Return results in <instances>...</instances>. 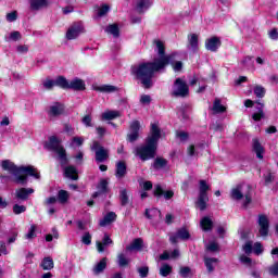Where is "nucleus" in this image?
<instances>
[{
  "label": "nucleus",
  "mask_w": 278,
  "mask_h": 278,
  "mask_svg": "<svg viewBox=\"0 0 278 278\" xmlns=\"http://www.w3.org/2000/svg\"><path fill=\"white\" fill-rule=\"evenodd\" d=\"M155 51L159 58H155L153 62L141 63L131 67L132 75H136L137 79L141 80V84L146 88L153 86V75L160 71H164L175 54L166 55L164 42L155 40Z\"/></svg>",
  "instance_id": "1"
},
{
  "label": "nucleus",
  "mask_w": 278,
  "mask_h": 278,
  "mask_svg": "<svg viewBox=\"0 0 278 278\" xmlns=\"http://www.w3.org/2000/svg\"><path fill=\"white\" fill-rule=\"evenodd\" d=\"M1 168L7 170L9 175L13 176V181L15 184H27V175L34 177L35 179H40V172L38 168L28 165V166H16L14 162L10 160L1 161Z\"/></svg>",
  "instance_id": "2"
},
{
  "label": "nucleus",
  "mask_w": 278,
  "mask_h": 278,
  "mask_svg": "<svg viewBox=\"0 0 278 278\" xmlns=\"http://www.w3.org/2000/svg\"><path fill=\"white\" fill-rule=\"evenodd\" d=\"M161 138V131L157 124L151 125V136L147 138L146 144L139 146L135 149V154L147 162V160H153L155 157V151H157V142Z\"/></svg>",
  "instance_id": "3"
},
{
  "label": "nucleus",
  "mask_w": 278,
  "mask_h": 278,
  "mask_svg": "<svg viewBox=\"0 0 278 278\" xmlns=\"http://www.w3.org/2000/svg\"><path fill=\"white\" fill-rule=\"evenodd\" d=\"M46 149L49 151H54L58 155V160L61 166H66L68 164V157H66V150L62 147V141L58 137L52 136L45 144Z\"/></svg>",
  "instance_id": "4"
},
{
  "label": "nucleus",
  "mask_w": 278,
  "mask_h": 278,
  "mask_svg": "<svg viewBox=\"0 0 278 278\" xmlns=\"http://www.w3.org/2000/svg\"><path fill=\"white\" fill-rule=\"evenodd\" d=\"M230 198L233 201H242V199H245L243 205L247 207L251 203V187L244 184L235 186L230 191Z\"/></svg>",
  "instance_id": "5"
},
{
  "label": "nucleus",
  "mask_w": 278,
  "mask_h": 278,
  "mask_svg": "<svg viewBox=\"0 0 278 278\" xmlns=\"http://www.w3.org/2000/svg\"><path fill=\"white\" fill-rule=\"evenodd\" d=\"M208 190H210V185H207V181L200 180L197 206L199 207V210H201V212L207 208V201H210V198L207 197Z\"/></svg>",
  "instance_id": "6"
},
{
  "label": "nucleus",
  "mask_w": 278,
  "mask_h": 278,
  "mask_svg": "<svg viewBox=\"0 0 278 278\" xmlns=\"http://www.w3.org/2000/svg\"><path fill=\"white\" fill-rule=\"evenodd\" d=\"M189 92L190 90L188 88V84H186L184 79L177 78L174 81L173 91H172L173 97H181V98L188 97Z\"/></svg>",
  "instance_id": "7"
},
{
  "label": "nucleus",
  "mask_w": 278,
  "mask_h": 278,
  "mask_svg": "<svg viewBox=\"0 0 278 278\" xmlns=\"http://www.w3.org/2000/svg\"><path fill=\"white\" fill-rule=\"evenodd\" d=\"M85 31L84 24L81 22H76L68 27L65 38L67 40H76V38H79Z\"/></svg>",
  "instance_id": "8"
},
{
  "label": "nucleus",
  "mask_w": 278,
  "mask_h": 278,
  "mask_svg": "<svg viewBox=\"0 0 278 278\" xmlns=\"http://www.w3.org/2000/svg\"><path fill=\"white\" fill-rule=\"evenodd\" d=\"M91 151H96V162H105V160H108V157H110L109 155V151L108 149L103 148L99 141H94L92 147H91Z\"/></svg>",
  "instance_id": "9"
},
{
  "label": "nucleus",
  "mask_w": 278,
  "mask_h": 278,
  "mask_svg": "<svg viewBox=\"0 0 278 278\" xmlns=\"http://www.w3.org/2000/svg\"><path fill=\"white\" fill-rule=\"evenodd\" d=\"M257 223L260 236L266 238V236H268V229L270 227V222H268V217L266 215H260Z\"/></svg>",
  "instance_id": "10"
},
{
  "label": "nucleus",
  "mask_w": 278,
  "mask_h": 278,
  "mask_svg": "<svg viewBox=\"0 0 278 278\" xmlns=\"http://www.w3.org/2000/svg\"><path fill=\"white\" fill-rule=\"evenodd\" d=\"M179 240H190V231L186 228H180L175 235L169 236V241L172 244H177Z\"/></svg>",
  "instance_id": "11"
},
{
  "label": "nucleus",
  "mask_w": 278,
  "mask_h": 278,
  "mask_svg": "<svg viewBox=\"0 0 278 278\" xmlns=\"http://www.w3.org/2000/svg\"><path fill=\"white\" fill-rule=\"evenodd\" d=\"M139 131H140V122L134 121L130 124V130L129 134L127 135L128 141L129 142H136L139 138Z\"/></svg>",
  "instance_id": "12"
},
{
  "label": "nucleus",
  "mask_w": 278,
  "mask_h": 278,
  "mask_svg": "<svg viewBox=\"0 0 278 278\" xmlns=\"http://www.w3.org/2000/svg\"><path fill=\"white\" fill-rule=\"evenodd\" d=\"M205 47L207 51L216 52L220 47V38L211 37L205 41Z\"/></svg>",
  "instance_id": "13"
},
{
  "label": "nucleus",
  "mask_w": 278,
  "mask_h": 278,
  "mask_svg": "<svg viewBox=\"0 0 278 278\" xmlns=\"http://www.w3.org/2000/svg\"><path fill=\"white\" fill-rule=\"evenodd\" d=\"M146 217L149 220H154V223H160L162 220V212L157 208H147Z\"/></svg>",
  "instance_id": "14"
},
{
  "label": "nucleus",
  "mask_w": 278,
  "mask_h": 278,
  "mask_svg": "<svg viewBox=\"0 0 278 278\" xmlns=\"http://www.w3.org/2000/svg\"><path fill=\"white\" fill-rule=\"evenodd\" d=\"M29 194H34L33 188H20L15 191V197L20 201H27V199H29Z\"/></svg>",
  "instance_id": "15"
},
{
  "label": "nucleus",
  "mask_w": 278,
  "mask_h": 278,
  "mask_svg": "<svg viewBox=\"0 0 278 278\" xmlns=\"http://www.w3.org/2000/svg\"><path fill=\"white\" fill-rule=\"evenodd\" d=\"M96 92H103L104 94H112V92H118V87L113 85H100L93 86Z\"/></svg>",
  "instance_id": "16"
},
{
  "label": "nucleus",
  "mask_w": 278,
  "mask_h": 278,
  "mask_svg": "<svg viewBox=\"0 0 278 278\" xmlns=\"http://www.w3.org/2000/svg\"><path fill=\"white\" fill-rule=\"evenodd\" d=\"M151 8V0H135V10L142 14Z\"/></svg>",
  "instance_id": "17"
},
{
  "label": "nucleus",
  "mask_w": 278,
  "mask_h": 278,
  "mask_svg": "<svg viewBox=\"0 0 278 278\" xmlns=\"http://www.w3.org/2000/svg\"><path fill=\"white\" fill-rule=\"evenodd\" d=\"M252 149L254 153H256V157H258V160L264 159V146H262V143L260 142V139L254 138L252 140Z\"/></svg>",
  "instance_id": "18"
},
{
  "label": "nucleus",
  "mask_w": 278,
  "mask_h": 278,
  "mask_svg": "<svg viewBox=\"0 0 278 278\" xmlns=\"http://www.w3.org/2000/svg\"><path fill=\"white\" fill-rule=\"evenodd\" d=\"M68 90H86V81H84L81 78H74L70 81Z\"/></svg>",
  "instance_id": "19"
},
{
  "label": "nucleus",
  "mask_w": 278,
  "mask_h": 278,
  "mask_svg": "<svg viewBox=\"0 0 278 278\" xmlns=\"http://www.w3.org/2000/svg\"><path fill=\"white\" fill-rule=\"evenodd\" d=\"M154 194L155 197H164L166 200L173 199V197H175V192H173V190L164 191L160 185L154 187Z\"/></svg>",
  "instance_id": "20"
},
{
  "label": "nucleus",
  "mask_w": 278,
  "mask_h": 278,
  "mask_svg": "<svg viewBox=\"0 0 278 278\" xmlns=\"http://www.w3.org/2000/svg\"><path fill=\"white\" fill-rule=\"evenodd\" d=\"M112 239L110 238L109 235H104L102 241H97L96 242V247H97V251L98 253H103V251H105V247H109V244H112Z\"/></svg>",
  "instance_id": "21"
},
{
  "label": "nucleus",
  "mask_w": 278,
  "mask_h": 278,
  "mask_svg": "<svg viewBox=\"0 0 278 278\" xmlns=\"http://www.w3.org/2000/svg\"><path fill=\"white\" fill-rule=\"evenodd\" d=\"M108 179H101L100 182L98 184V191L93 193V199H97L99 194H105V192H109L110 189L108 188L109 186Z\"/></svg>",
  "instance_id": "22"
},
{
  "label": "nucleus",
  "mask_w": 278,
  "mask_h": 278,
  "mask_svg": "<svg viewBox=\"0 0 278 278\" xmlns=\"http://www.w3.org/2000/svg\"><path fill=\"white\" fill-rule=\"evenodd\" d=\"M188 49L199 51V35L191 34L188 36Z\"/></svg>",
  "instance_id": "23"
},
{
  "label": "nucleus",
  "mask_w": 278,
  "mask_h": 278,
  "mask_svg": "<svg viewBox=\"0 0 278 278\" xmlns=\"http://www.w3.org/2000/svg\"><path fill=\"white\" fill-rule=\"evenodd\" d=\"M125 175H127V165L125 164V162L119 161L116 164L115 176L117 177V179H123V177H125Z\"/></svg>",
  "instance_id": "24"
},
{
  "label": "nucleus",
  "mask_w": 278,
  "mask_h": 278,
  "mask_svg": "<svg viewBox=\"0 0 278 278\" xmlns=\"http://www.w3.org/2000/svg\"><path fill=\"white\" fill-rule=\"evenodd\" d=\"M116 220V213L109 212L103 219L100 220V227H108V225H112Z\"/></svg>",
  "instance_id": "25"
},
{
  "label": "nucleus",
  "mask_w": 278,
  "mask_h": 278,
  "mask_svg": "<svg viewBox=\"0 0 278 278\" xmlns=\"http://www.w3.org/2000/svg\"><path fill=\"white\" fill-rule=\"evenodd\" d=\"M64 175L67 177V179H73L74 181L79 179V176L77 175V168H75L73 165L64 167Z\"/></svg>",
  "instance_id": "26"
},
{
  "label": "nucleus",
  "mask_w": 278,
  "mask_h": 278,
  "mask_svg": "<svg viewBox=\"0 0 278 278\" xmlns=\"http://www.w3.org/2000/svg\"><path fill=\"white\" fill-rule=\"evenodd\" d=\"M200 225L203 231H212L214 228V220H212L211 217L205 216L201 219Z\"/></svg>",
  "instance_id": "27"
},
{
  "label": "nucleus",
  "mask_w": 278,
  "mask_h": 278,
  "mask_svg": "<svg viewBox=\"0 0 278 278\" xmlns=\"http://www.w3.org/2000/svg\"><path fill=\"white\" fill-rule=\"evenodd\" d=\"M118 117H121V112L118 111L108 110L101 115L102 121H114V118H118Z\"/></svg>",
  "instance_id": "28"
},
{
  "label": "nucleus",
  "mask_w": 278,
  "mask_h": 278,
  "mask_svg": "<svg viewBox=\"0 0 278 278\" xmlns=\"http://www.w3.org/2000/svg\"><path fill=\"white\" fill-rule=\"evenodd\" d=\"M31 10H42L49 5V0H29Z\"/></svg>",
  "instance_id": "29"
},
{
  "label": "nucleus",
  "mask_w": 278,
  "mask_h": 278,
  "mask_svg": "<svg viewBox=\"0 0 278 278\" xmlns=\"http://www.w3.org/2000/svg\"><path fill=\"white\" fill-rule=\"evenodd\" d=\"M108 268V257H103L94 267H93V273L96 275H101L103 270Z\"/></svg>",
  "instance_id": "30"
},
{
  "label": "nucleus",
  "mask_w": 278,
  "mask_h": 278,
  "mask_svg": "<svg viewBox=\"0 0 278 278\" xmlns=\"http://www.w3.org/2000/svg\"><path fill=\"white\" fill-rule=\"evenodd\" d=\"M55 86L62 88L63 90H68L70 81L64 76H59L54 79Z\"/></svg>",
  "instance_id": "31"
},
{
  "label": "nucleus",
  "mask_w": 278,
  "mask_h": 278,
  "mask_svg": "<svg viewBox=\"0 0 278 278\" xmlns=\"http://www.w3.org/2000/svg\"><path fill=\"white\" fill-rule=\"evenodd\" d=\"M204 264H205L208 273H214V266H216V264H218V258L204 257Z\"/></svg>",
  "instance_id": "32"
},
{
  "label": "nucleus",
  "mask_w": 278,
  "mask_h": 278,
  "mask_svg": "<svg viewBox=\"0 0 278 278\" xmlns=\"http://www.w3.org/2000/svg\"><path fill=\"white\" fill-rule=\"evenodd\" d=\"M142 250V239H135L131 244L126 248V251H141Z\"/></svg>",
  "instance_id": "33"
},
{
  "label": "nucleus",
  "mask_w": 278,
  "mask_h": 278,
  "mask_svg": "<svg viewBox=\"0 0 278 278\" xmlns=\"http://www.w3.org/2000/svg\"><path fill=\"white\" fill-rule=\"evenodd\" d=\"M64 112V106L60 103H55L50 106V116H60Z\"/></svg>",
  "instance_id": "34"
},
{
  "label": "nucleus",
  "mask_w": 278,
  "mask_h": 278,
  "mask_svg": "<svg viewBox=\"0 0 278 278\" xmlns=\"http://www.w3.org/2000/svg\"><path fill=\"white\" fill-rule=\"evenodd\" d=\"M212 110L214 114H223V112H225L227 109L223 104H220V99L216 98L213 103Z\"/></svg>",
  "instance_id": "35"
},
{
  "label": "nucleus",
  "mask_w": 278,
  "mask_h": 278,
  "mask_svg": "<svg viewBox=\"0 0 278 278\" xmlns=\"http://www.w3.org/2000/svg\"><path fill=\"white\" fill-rule=\"evenodd\" d=\"M105 33L111 34V36H113L114 38H118V36L121 35V30L118 29V25L116 24L109 25L105 29Z\"/></svg>",
  "instance_id": "36"
},
{
  "label": "nucleus",
  "mask_w": 278,
  "mask_h": 278,
  "mask_svg": "<svg viewBox=\"0 0 278 278\" xmlns=\"http://www.w3.org/2000/svg\"><path fill=\"white\" fill-rule=\"evenodd\" d=\"M41 268L43 270H52L54 264H53V258H51L50 256H47L42 260L41 264H40Z\"/></svg>",
  "instance_id": "37"
},
{
  "label": "nucleus",
  "mask_w": 278,
  "mask_h": 278,
  "mask_svg": "<svg viewBox=\"0 0 278 278\" xmlns=\"http://www.w3.org/2000/svg\"><path fill=\"white\" fill-rule=\"evenodd\" d=\"M257 112L252 115L253 121H262L264 118V104L257 103Z\"/></svg>",
  "instance_id": "38"
},
{
  "label": "nucleus",
  "mask_w": 278,
  "mask_h": 278,
  "mask_svg": "<svg viewBox=\"0 0 278 278\" xmlns=\"http://www.w3.org/2000/svg\"><path fill=\"white\" fill-rule=\"evenodd\" d=\"M173 273V267L166 263H163V265L160 268V275L161 277H168Z\"/></svg>",
  "instance_id": "39"
},
{
  "label": "nucleus",
  "mask_w": 278,
  "mask_h": 278,
  "mask_svg": "<svg viewBox=\"0 0 278 278\" xmlns=\"http://www.w3.org/2000/svg\"><path fill=\"white\" fill-rule=\"evenodd\" d=\"M168 164V161L162 157H156L153 163V168L156 170H160V168H165V166Z\"/></svg>",
  "instance_id": "40"
},
{
  "label": "nucleus",
  "mask_w": 278,
  "mask_h": 278,
  "mask_svg": "<svg viewBox=\"0 0 278 278\" xmlns=\"http://www.w3.org/2000/svg\"><path fill=\"white\" fill-rule=\"evenodd\" d=\"M36 229H38V226L33 224L30 228L28 229V232L24 236L26 240H34L36 238Z\"/></svg>",
  "instance_id": "41"
},
{
  "label": "nucleus",
  "mask_w": 278,
  "mask_h": 278,
  "mask_svg": "<svg viewBox=\"0 0 278 278\" xmlns=\"http://www.w3.org/2000/svg\"><path fill=\"white\" fill-rule=\"evenodd\" d=\"M117 264L121 268H125V266L129 265V258L125 257V254H118L117 255Z\"/></svg>",
  "instance_id": "42"
},
{
  "label": "nucleus",
  "mask_w": 278,
  "mask_h": 278,
  "mask_svg": "<svg viewBox=\"0 0 278 278\" xmlns=\"http://www.w3.org/2000/svg\"><path fill=\"white\" fill-rule=\"evenodd\" d=\"M42 87L45 88V90H53V88H55V79H50L47 78L46 80L42 81Z\"/></svg>",
  "instance_id": "43"
},
{
  "label": "nucleus",
  "mask_w": 278,
  "mask_h": 278,
  "mask_svg": "<svg viewBox=\"0 0 278 278\" xmlns=\"http://www.w3.org/2000/svg\"><path fill=\"white\" fill-rule=\"evenodd\" d=\"M179 275L182 278H188V277L192 276V268H190L188 266L180 267Z\"/></svg>",
  "instance_id": "44"
},
{
  "label": "nucleus",
  "mask_w": 278,
  "mask_h": 278,
  "mask_svg": "<svg viewBox=\"0 0 278 278\" xmlns=\"http://www.w3.org/2000/svg\"><path fill=\"white\" fill-rule=\"evenodd\" d=\"M119 199H121L122 205H127V203H129V197L127 195V189H122L119 191Z\"/></svg>",
  "instance_id": "45"
},
{
  "label": "nucleus",
  "mask_w": 278,
  "mask_h": 278,
  "mask_svg": "<svg viewBox=\"0 0 278 278\" xmlns=\"http://www.w3.org/2000/svg\"><path fill=\"white\" fill-rule=\"evenodd\" d=\"M254 94L258 98L262 99L264 98V96L266 94V89H264V87L256 85L254 87Z\"/></svg>",
  "instance_id": "46"
},
{
  "label": "nucleus",
  "mask_w": 278,
  "mask_h": 278,
  "mask_svg": "<svg viewBox=\"0 0 278 278\" xmlns=\"http://www.w3.org/2000/svg\"><path fill=\"white\" fill-rule=\"evenodd\" d=\"M59 203H66L68 201V191L60 190L58 193Z\"/></svg>",
  "instance_id": "47"
},
{
  "label": "nucleus",
  "mask_w": 278,
  "mask_h": 278,
  "mask_svg": "<svg viewBox=\"0 0 278 278\" xmlns=\"http://www.w3.org/2000/svg\"><path fill=\"white\" fill-rule=\"evenodd\" d=\"M27 212V206L21 205V204H14L13 205V213L18 215Z\"/></svg>",
  "instance_id": "48"
},
{
  "label": "nucleus",
  "mask_w": 278,
  "mask_h": 278,
  "mask_svg": "<svg viewBox=\"0 0 278 278\" xmlns=\"http://www.w3.org/2000/svg\"><path fill=\"white\" fill-rule=\"evenodd\" d=\"M81 242L83 244L90 247V244H92V235H90V232H85L81 237Z\"/></svg>",
  "instance_id": "49"
},
{
  "label": "nucleus",
  "mask_w": 278,
  "mask_h": 278,
  "mask_svg": "<svg viewBox=\"0 0 278 278\" xmlns=\"http://www.w3.org/2000/svg\"><path fill=\"white\" fill-rule=\"evenodd\" d=\"M5 18H7L8 23H14L18 18V12L12 11L7 14Z\"/></svg>",
  "instance_id": "50"
},
{
  "label": "nucleus",
  "mask_w": 278,
  "mask_h": 278,
  "mask_svg": "<svg viewBox=\"0 0 278 278\" xmlns=\"http://www.w3.org/2000/svg\"><path fill=\"white\" fill-rule=\"evenodd\" d=\"M137 273L139 274V277L146 278L149 277V267L142 266L137 269Z\"/></svg>",
  "instance_id": "51"
},
{
  "label": "nucleus",
  "mask_w": 278,
  "mask_h": 278,
  "mask_svg": "<svg viewBox=\"0 0 278 278\" xmlns=\"http://www.w3.org/2000/svg\"><path fill=\"white\" fill-rule=\"evenodd\" d=\"M242 66H245V68H251L253 66V56H245L241 61Z\"/></svg>",
  "instance_id": "52"
},
{
  "label": "nucleus",
  "mask_w": 278,
  "mask_h": 278,
  "mask_svg": "<svg viewBox=\"0 0 278 278\" xmlns=\"http://www.w3.org/2000/svg\"><path fill=\"white\" fill-rule=\"evenodd\" d=\"M243 251L247 255H251L253 253V242L252 241L245 242V244L243 245Z\"/></svg>",
  "instance_id": "53"
},
{
  "label": "nucleus",
  "mask_w": 278,
  "mask_h": 278,
  "mask_svg": "<svg viewBox=\"0 0 278 278\" xmlns=\"http://www.w3.org/2000/svg\"><path fill=\"white\" fill-rule=\"evenodd\" d=\"M240 262L244 266H253V261L251 260V257H249L244 254L240 256Z\"/></svg>",
  "instance_id": "54"
},
{
  "label": "nucleus",
  "mask_w": 278,
  "mask_h": 278,
  "mask_svg": "<svg viewBox=\"0 0 278 278\" xmlns=\"http://www.w3.org/2000/svg\"><path fill=\"white\" fill-rule=\"evenodd\" d=\"M269 275L274 277H278V263H274L271 266L268 267Z\"/></svg>",
  "instance_id": "55"
},
{
  "label": "nucleus",
  "mask_w": 278,
  "mask_h": 278,
  "mask_svg": "<svg viewBox=\"0 0 278 278\" xmlns=\"http://www.w3.org/2000/svg\"><path fill=\"white\" fill-rule=\"evenodd\" d=\"M110 12V5L103 4L99 10H98V16H105Z\"/></svg>",
  "instance_id": "56"
},
{
  "label": "nucleus",
  "mask_w": 278,
  "mask_h": 278,
  "mask_svg": "<svg viewBox=\"0 0 278 278\" xmlns=\"http://www.w3.org/2000/svg\"><path fill=\"white\" fill-rule=\"evenodd\" d=\"M253 251L255 255H262L264 253V248L262 247V243L260 242L254 243Z\"/></svg>",
  "instance_id": "57"
},
{
  "label": "nucleus",
  "mask_w": 278,
  "mask_h": 278,
  "mask_svg": "<svg viewBox=\"0 0 278 278\" xmlns=\"http://www.w3.org/2000/svg\"><path fill=\"white\" fill-rule=\"evenodd\" d=\"M7 40H8V41L13 40L14 42H16V40H21V33L17 31V30L12 31V33L10 34L9 39H7Z\"/></svg>",
  "instance_id": "58"
},
{
  "label": "nucleus",
  "mask_w": 278,
  "mask_h": 278,
  "mask_svg": "<svg viewBox=\"0 0 278 278\" xmlns=\"http://www.w3.org/2000/svg\"><path fill=\"white\" fill-rule=\"evenodd\" d=\"M207 251H211L212 253H216L218 251V243L216 242H210L208 245L206 247Z\"/></svg>",
  "instance_id": "59"
},
{
  "label": "nucleus",
  "mask_w": 278,
  "mask_h": 278,
  "mask_svg": "<svg viewBox=\"0 0 278 278\" xmlns=\"http://www.w3.org/2000/svg\"><path fill=\"white\" fill-rule=\"evenodd\" d=\"M176 136L181 140V142H186V140H188V132L186 131H177Z\"/></svg>",
  "instance_id": "60"
},
{
  "label": "nucleus",
  "mask_w": 278,
  "mask_h": 278,
  "mask_svg": "<svg viewBox=\"0 0 278 278\" xmlns=\"http://www.w3.org/2000/svg\"><path fill=\"white\" fill-rule=\"evenodd\" d=\"M72 144H76V147H81V144H84V137H73Z\"/></svg>",
  "instance_id": "61"
},
{
  "label": "nucleus",
  "mask_w": 278,
  "mask_h": 278,
  "mask_svg": "<svg viewBox=\"0 0 278 278\" xmlns=\"http://www.w3.org/2000/svg\"><path fill=\"white\" fill-rule=\"evenodd\" d=\"M83 123L86 127H92V117L90 115H85L83 117Z\"/></svg>",
  "instance_id": "62"
},
{
  "label": "nucleus",
  "mask_w": 278,
  "mask_h": 278,
  "mask_svg": "<svg viewBox=\"0 0 278 278\" xmlns=\"http://www.w3.org/2000/svg\"><path fill=\"white\" fill-rule=\"evenodd\" d=\"M270 40H278V29L274 28L268 33Z\"/></svg>",
  "instance_id": "63"
},
{
  "label": "nucleus",
  "mask_w": 278,
  "mask_h": 278,
  "mask_svg": "<svg viewBox=\"0 0 278 278\" xmlns=\"http://www.w3.org/2000/svg\"><path fill=\"white\" fill-rule=\"evenodd\" d=\"M140 101L143 103V105H149V103H151V96L143 94L141 96Z\"/></svg>",
  "instance_id": "64"
}]
</instances>
